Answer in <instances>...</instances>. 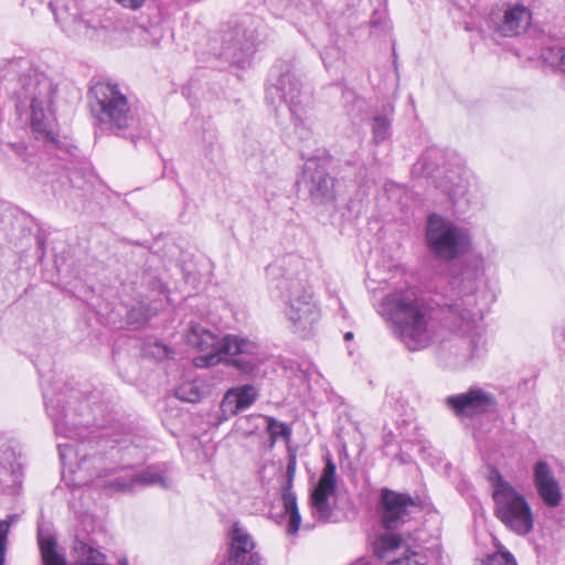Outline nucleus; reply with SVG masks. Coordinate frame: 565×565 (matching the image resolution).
I'll use <instances>...</instances> for the list:
<instances>
[{
    "mask_svg": "<svg viewBox=\"0 0 565 565\" xmlns=\"http://www.w3.org/2000/svg\"><path fill=\"white\" fill-rule=\"evenodd\" d=\"M258 420L266 422V428L269 434L271 444H275L278 439H284L285 441L290 439V426L270 416L252 415L241 418L237 424L238 429H243L244 434H252L254 429L258 427V424L256 423Z\"/></svg>",
    "mask_w": 565,
    "mask_h": 565,
    "instance_id": "obj_21",
    "label": "nucleus"
},
{
    "mask_svg": "<svg viewBox=\"0 0 565 565\" xmlns=\"http://www.w3.org/2000/svg\"><path fill=\"white\" fill-rule=\"evenodd\" d=\"M490 480L493 487L494 515L513 533H530L533 530L534 516L524 495L504 480L498 470L492 471Z\"/></svg>",
    "mask_w": 565,
    "mask_h": 565,
    "instance_id": "obj_11",
    "label": "nucleus"
},
{
    "mask_svg": "<svg viewBox=\"0 0 565 565\" xmlns=\"http://www.w3.org/2000/svg\"><path fill=\"white\" fill-rule=\"evenodd\" d=\"M235 397H237L238 405L242 409L249 407L258 397V392L254 385L245 384L237 388H232Z\"/></svg>",
    "mask_w": 565,
    "mask_h": 565,
    "instance_id": "obj_30",
    "label": "nucleus"
},
{
    "mask_svg": "<svg viewBox=\"0 0 565 565\" xmlns=\"http://www.w3.org/2000/svg\"><path fill=\"white\" fill-rule=\"evenodd\" d=\"M379 312L394 324L395 333L409 351H418L429 345L433 339L430 311L414 289L388 294L383 298Z\"/></svg>",
    "mask_w": 565,
    "mask_h": 565,
    "instance_id": "obj_6",
    "label": "nucleus"
},
{
    "mask_svg": "<svg viewBox=\"0 0 565 565\" xmlns=\"http://www.w3.org/2000/svg\"><path fill=\"white\" fill-rule=\"evenodd\" d=\"M0 70L4 75L17 74L21 84L19 92L20 104L30 100L31 128L36 139L55 141L54 118L47 111L55 87L43 72L33 67L26 57H14L2 61Z\"/></svg>",
    "mask_w": 565,
    "mask_h": 565,
    "instance_id": "obj_5",
    "label": "nucleus"
},
{
    "mask_svg": "<svg viewBox=\"0 0 565 565\" xmlns=\"http://www.w3.org/2000/svg\"><path fill=\"white\" fill-rule=\"evenodd\" d=\"M335 465L329 459L310 493L311 514L320 523L330 522L333 514L330 499L335 493Z\"/></svg>",
    "mask_w": 565,
    "mask_h": 565,
    "instance_id": "obj_18",
    "label": "nucleus"
},
{
    "mask_svg": "<svg viewBox=\"0 0 565 565\" xmlns=\"http://www.w3.org/2000/svg\"><path fill=\"white\" fill-rule=\"evenodd\" d=\"M227 559L220 565H263V557L256 551V544L252 535L239 522L232 525L227 534Z\"/></svg>",
    "mask_w": 565,
    "mask_h": 565,
    "instance_id": "obj_17",
    "label": "nucleus"
},
{
    "mask_svg": "<svg viewBox=\"0 0 565 565\" xmlns=\"http://www.w3.org/2000/svg\"><path fill=\"white\" fill-rule=\"evenodd\" d=\"M531 21L530 10L520 2H502L487 18L488 26L502 36H514L525 30Z\"/></svg>",
    "mask_w": 565,
    "mask_h": 565,
    "instance_id": "obj_15",
    "label": "nucleus"
},
{
    "mask_svg": "<svg viewBox=\"0 0 565 565\" xmlns=\"http://www.w3.org/2000/svg\"><path fill=\"white\" fill-rule=\"evenodd\" d=\"M450 292L443 303L446 308L445 324L459 332L458 345L463 360L481 358L486 351V339L480 321V300L486 291V266L481 256L465 259L457 274L451 277Z\"/></svg>",
    "mask_w": 565,
    "mask_h": 565,
    "instance_id": "obj_1",
    "label": "nucleus"
},
{
    "mask_svg": "<svg viewBox=\"0 0 565 565\" xmlns=\"http://www.w3.org/2000/svg\"><path fill=\"white\" fill-rule=\"evenodd\" d=\"M263 30L262 21L254 17L233 18L222 24L213 35L210 42L211 51L214 55L223 56L233 63H241L245 56L252 55L260 43Z\"/></svg>",
    "mask_w": 565,
    "mask_h": 565,
    "instance_id": "obj_10",
    "label": "nucleus"
},
{
    "mask_svg": "<svg viewBox=\"0 0 565 565\" xmlns=\"http://www.w3.org/2000/svg\"><path fill=\"white\" fill-rule=\"evenodd\" d=\"M266 99L274 107L285 104L291 115L295 132L301 140L312 135L315 116L312 96L302 89L299 78L290 71L280 74L266 89Z\"/></svg>",
    "mask_w": 565,
    "mask_h": 565,
    "instance_id": "obj_9",
    "label": "nucleus"
},
{
    "mask_svg": "<svg viewBox=\"0 0 565 565\" xmlns=\"http://www.w3.org/2000/svg\"><path fill=\"white\" fill-rule=\"evenodd\" d=\"M371 36L384 41L391 35L392 23L385 6L375 9L370 20Z\"/></svg>",
    "mask_w": 565,
    "mask_h": 565,
    "instance_id": "obj_26",
    "label": "nucleus"
},
{
    "mask_svg": "<svg viewBox=\"0 0 565 565\" xmlns=\"http://www.w3.org/2000/svg\"><path fill=\"white\" fill-rule=\"evenodd\" d=\"M14 522H15V516H9L8 520L0 521V565H3L7 535H8L11 524Z\"/></svg>",
    "mask_w": 565,
    "mask_h": 565,
    "instance_id": "obj_35",
    "label": "nucleus"
},
{
    "mask_svg": "<svg viewBox=\"0 0 565 565\" xmlns=\"http://www.w3.org/2000/svg\"><path fill=\"white\" fill-rule=\"evenodd\" d=\"M185 338L189 345L203 353L194 358L198 367L223 363L242 374L253 375L266 361V353L258 342L236 334L218 338L201 323H190Z\"/></svg>",
    "mask_w": 565,
    "mask_h": 565,
    "instance_id": "obj_3",
    "label": "nucleus"
},
{
    "mask_svg": "<svg viewBox=\"0 0 565 565\" xmlns=\"http://www.w3.org/2000/svg\"><path fill=\"white\" fill-rule=\"evenodd\" d=\"M83 2H49L56 23L70 38L117 43L126 39L132 23L124 21L114 9L87 12Z\"/></svg>",
    "mask_w": 565,
    "mask_h": 565,
    "instance_id": "obj_4",
    "label": "nucleus"
},
{
    "mask_svg": "<svg viewBox=\"0 0 565 565\" xmlns=\"http://www.w3.org/2000/svg\"><path fill=\"white\" fill-rule=\"evenodd\" d=\"M533 477L536 491L548 508H556L561 504L563 493L559 482L546 461L540 460L533 467Z\"/></svg>",
    "mask_w": 565,
    "mask_h": 565,
    "instance_id": "obj_20",
    "label": "nucleus"
},
{
    "mask_svg": "<svg viewBox=\"0 0 565 565\" xmlns=\"http://www.w3.org/2000/svg\"><path fill=\"white\" fill-rule=\"evenodd\" d=\"M143 2H139V1H136V2H129V6L127 8H130L131 10H138L141 8V4Z\"/></svg>",
    "mask_w": 565,
    "mask_h": 565,
    "instance_id": "obj_38",
    "label": "nucleus"
},
{
    "mask_svg": "<svg viewBox=\"0 0 565 565\" xmlns=\"http://www.w3.org/2000/svg\"><path fill=\"white\" fill-rule=\"evenodd\" d=\"M301 183L308 191L312 203L333 204L335 201L334 179L317 159L306 161Z\"/></svg>",
    "mask_w": 565,
    "mask_h": 565,
    "instance_id": "obj_16",
    "label": "nucleus"
},
{
    "mask_svg": "<svg viewBox=\"0 0 565 565\" xmlns=\"http://www.w3.org/2000/svg\"><path fill=\"white\" fill-rule=\"evenodd\" d=\"M486 565H518L514 556L508 551H500L487 558Z\"/></svg>",
    "mask_w": 565,
    "mask_h": 565,
    "instance_id": "obj_33",
    "label": "nucleus"
},
{
    "mask_svg": "<svg viewBox=\"0 0 565 565\" xmlns=\"http://www.w3.org/2000/svg\"><path fill=\"white\" fill-rule=\"evenodd\" d=\"M142 353L146 358L162 361L172 358L174 351L160 341H149L143 345Z\"/></svg>",
    "mask_w": 565,
    "mask_h": 565,
    "instance_id": "obj_29",
    "label": "nucleus"
},
{
    "mask_svg": "<svg viewBox=\"0 0 565 565\" xmlns=\"http://www.w3.org/2000/svg\"><path fill=\"white\" fill-rule=\"evenodd\" d=\"M404 541L403 539L393 533H387L382 535L374 544V553L376 556L392 565V562L399 559L401 557H395L397 552L403 547Z\"/></svg>",
    "mask_w": 565,
    "mask_h": 565,
    "instance_id": "obj_23",
    "label": "nucleus"
},
{
    "mask_svg": "<svg viewBox=\"0 0 565 565\" xmlns=\"http://www.w3.org/2000/svg\"><path fill=\"white\" fill-rule=\"evenodd\" d=\"M444 403L460 420L493 413L498 406L495 396L478 385H472L462 393L447 396Z\"/></svg>",
    "mask_w": 565,
    "mask_h": 565,
    "instance_id": "obj_13",
    "label": "nucleus"
},
{
    "mask_svg": "<svg viewBox=\"0 0 565 565\" xmlns=\"http://www.w3.org/2000/svg\"><path fill=\"white\" fill-rule=\"evenodd\" d=\"M132 482L136 483V488L138 487H148L153 484H159L162 488H167L168 484L166 482V478L163 476V471L158 466H151L147 469L142 470L140 473L132 476Z\"/></svg>",
    "mask_w": 565,
    "mask_h": 565,
    "instance_id": "obj_28",
    "label": "nucleus"
},
{
    "mask_svg": "<svg viewBox=\"0 0 565 565\" xmlns=\"http://www.w3.org/2000/svg\"><path fill=\"white\" fill-rule=\"evenodd\" d=\"M393 120V108L384 107L377 111L371 125L372 140L375 145H380L391 136V127Z\"/></svg>",
    "mask_w": 565,
    "mask_h": 565,
    "instance_id": "obj_24",
    "label": "nucleus"
},
{
    "mask_svg": "<svg viewBox=\"0 0 565 565\" xmlns=\"http://www.w3.org/2000/svg\"><path fill=\"white\" fill-rule=\"evenodd\" d=\"M443 158L441 150L438 148L427 149L417 162L414 164V172L431 175L438 168Z\"/></svg>",
    "mask_w": 565,
    "mask_h": 565,
    "instance_id": "obj_27",
    "label": "nucleus"
},
{
    "mask_svg": "<svg viewBox=\"0 0 565 565\" xmlns=\"http://www.w3.org/2000/svg\"><path fill=\"white\" fill-rule=\"evenodd\" d=\"M352 338H353V333H352V332H347V333L344 334V339H345V340H351Z\"/></svg>",
    "mask_w": 565,
    "mask_h": 565,
    "instance_id": "obj_40",
    "label": "nucleus"
},
{
    "mask_svg": "<svg viewBox=\"0 0 565 565\" xmlns=\"http://www.w3.org/2000/svg\"><path fill=\"white\" fill-rule=\"evenodd\" d=\"M38 542L43 565H67L51 534L39 529ZM73 550L76 555L74 565H107L105 555L83 541L76 540ZM120 565H128L127 561H121Z\"/></svg>",
    "mask_w": 565,
    "mask_h": 565,
    "instance_id": "obj_14",
    "label": "nucleus"
},
{
    "mask_svg": "<svg viewBox=\"0 0 565 565\" xmlns=\"http://www.w3.org/2000/svg\"><path fill=\"white\" fill-rule=\"evenodd\" d=\"M425 243L436 259L449 263L470 250L472 237L468 228L431 214L426 222Z\"/></svg>",
    "mask_w": 565,
    "mask_h": 565,
    "instance_id": "obj_12",
    "label": "nucleus"
},
{
    "mask_svg": "<svg viewBox=\"0 0 565 565\" xmlns=\"http://www.w3.org/2000/svg\"><path fill=\"white\" fill-rule=\"evenodd\" d=\"M554 339L557 347L565 351V326L555 333Z\"/></svg>",
    "mask_w": 565,
    "mask_h": 565,
    "instance_id": "obj_37",
    "label": "nucleus"
},
{
    "mask_svg": "<svg viewBox=\"0 0 565 565\" xmlns=\"http://www.w3.org/2000/svg\"><path fill=\"white\" fill-rule=\"evenodd\" d=\"M305 527H306V529H311V527H313V524H308V523H307V524L305 525Z\"/></svg>",
    "mask_w": 565,
    "mask_h": 565,
    "instance_id": "obj_41",
    "label": "nucleus"
},
{
    "mask_svg": "<svg viewBox=\"0 0 565 565\" xmlns=\"http://www.w3.org/2000/svg\"><path fill=\"white\" fill-rule=\"evenodd\" d=\"M295 470V459L288 465V473L290 476L288 482L282 488L281 499L285 513L288 515V534H296L301 524V516L297 505V497L292 491L291 473Z\"/></svg>",
    "mask_w": 565,
    "mask_h": 565,
    "instance_id": "obj_22",
    "label": "nucleus"
},
{
    "mask_svg": "<svg viewBox=\"0 0 565 565\" xmlns=\"http://www.w3.org/2000/svg\"><path fill=\"white\" fill-rule=\"evenodd\" d=\"M558 55H559V60L562 62V65L565 70V50L563 49H558Z\"/></svg>",
    "mask_w": 565,
    "mask_h": 565,
    "instance_id": "obj_39",
    "label": "nucleus"
},
{
    "mask_svg": "<svg viewBox=\"0 0 565 565\" xmlns=\"http://www.w3.org/2000/svg\"><path fill=\"white\" fill-rule=\"evenodd\" d=\"M392 565H426V564L419 561V555L417 553H411L399 559H396L395 562H392Z\"/></svg>",
    "mask_w": 565,
    "mask_h": 565,
    "instance_id": "obj_36",
    "label": "nucleus"
},
{
    "mask_svg": "<svg viewBox=\"0 0 565 565\" xmlns=\"http://www.w3.org/2000/svg\"><path fill=\"white\" fill-rule=\"evenodd\" d=\"M174 394L175 397L180 401L188 403H196L207 394V390L203 380L194 379L182 382L175 388Z\"/></svg>",
    "mask_w": 565,
    "mask_h": 565,
    "instance_id": "obj_25",
    "label": "nucleus"
},
{
    "mask_svg": "<svg viewBox=\"0 0 565 565\" xmlns=\"http://www.w3.org/2000/svg\"><path fill=\"white\" fill-rule=\"evenodd\" d=\"M288 263L294 264L296 269L303 267L302 260L297 257H289ZM279 289L285 303V316L292 332L300 338H308L320 319V310L312 300L306 275L299 270L295 277L291 273H286L279 281Z\"/></svg>",
    "mask_w": 565,
    "mask_h": 565,
    "instance_id": "obj_7",
    "label": "nucleus"
},
{
    "mask_svg": "<svg viewBox=\"0 0 565 565\" xmlns=\"http://www.w3.org/2000/svg\"><path fill=\"white\" fill-rule=\"evenodd\" d=\"M105 488L111 492L130 493L136 490V483L132 482V476L129 478H116L105 484Z\"/></svg>",
    "mask_w": 565,
    "mask_h": 565,
    "instance_id": "obj_32",
    "label": "nucleus"
},
{
    "mask_svg": "<svg viewBox=\"0 0 565 565\" xmlns=\"http://www.w3.org/2000/svg\"><path fill=\"white\" fill-rule=\"evenodd\" d=\"M88 99L90 114L100 129L124 136L135 124L128 96L117 83H96L89 88Z\"/></svg>",
    "mask_w": 565,
    "mask_h": 565,
    "instance_id": "obj_8",
    "label": "nucleus"
},
{
    "mask_svg": "<svg viewBox=\"0 0 565 565\" xmlns=\"http://www.w3.org/2000/svg\"><path fill=\"white\" fill-rule=\"evenodd\" d=\"M220 409L224 416V419H227L228 417L236 415L238 412L243 411L242 407L238 405L237 397H235L234 392L231 390L226 392L224 395Z\"/></svg>",
    "mask_w": 565,
    "mask_h": 565,
    "instance_id": "obj_31",
    "label": "nucleus"
},
{
    "mask_svg": "<svg viewBox=\"0 0 565 565\" xmlns=\"http://www.w3.org/2000/svg\"><path fill=\"white\" fill-rule=\"evenodd\" d=\"M414 508H416V502L409 494L398 493L390 489L381 491L380 518L385 529L398 527L407 520L411 509Z\"/></svg>",
    "mask_w": 565,
    "mask_h": 565,
    "instance_id": "obj_19",
    "label": "nucleus"
},
{
    "mask_svg": "<svg viewBox=\"0 0 565 565\" xmlns=\"http://www.w3.org/2000/svg\"><path fill=\"white\" fill-rule=\"evenodd\" d=\"M45 408L54 422L55 433L74 443L58 444V452L62 461L77 458V467L95 475L97 478L106 477L118 470L131 468L135 461H141L143 456L139 447L127 439L118 440L102 438L76 443L81 437L79 428L70 426L66 420L65 407L60 405V398L55 399L44 392Z\"/></svg>",
    "mask_w": 565,
    "mask_h": 565,
    "instance_id": "obj_2",
    "label": "nucleus"
},
{
    "mask_svg": "<svg viewBox=\"0 0 565 565\" xmlns=\"http://www.w3.org/2000/svg\"><path fill=\"white\" fill-rule=\"evenodd\" d=\"M320 55L324 66L330 68L337 61L341 60L342 51L338 46H328L320 53Z\"/></svg>",
    "mask_w": 565,
    "mask_h": 565,
    "instance_id": "obj_34",
    "label": "nucleus"
}]
</instances>
